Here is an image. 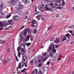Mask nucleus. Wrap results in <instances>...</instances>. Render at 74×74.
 <instances>
[{
	"label": "nucleus",
	"mask_w": 74,
	"mask_h": 74,
	"mask_svg": "<svg viewBox=\"0 0 74 74\" xmlns=\"http://www.w3.org/2000/svg\"><path fill=\"white\" fill-rule=\"evenodd\" d=\"M27 3V0H26L25 1V3L26 4V3Z\"/></svg>",
	"instance_id": "nucleus-49"
},
{
	"label": "nucleus",
	"mask_w": 74,
	"mask_h": 74,
	"mask_svg": "<svg viewBox=\"0 0 74 74\" xmlns=\"http://www.w3.org/2000/svg\"><path fill=\"white\" fill-rule=\"evenodd\" d=\"M20 14H23V12L22 11H21V12H20Z\"/></svg>",
	"instance_id": "nucleus-48"
},
{
	"label": "nucleus",
	"mask_w": 74,
	"mask_h": 74,
	"mask_svg": "<svg viewBox=\"0 0 74 74\" xmlns=\"http://www.w3.org/2000/svg\"><path fill=\"white\" fill-rule=\"evenodd\" d=\"M2 29H3V28H0V30H2Z\"/></svg>",
	"instance_id": "nucleus-63"
},
{
	"label": "nucleus",
	"mask_w": 74,
	"mask_h": 74,
	"mask_svg": "<svg viewBox=\"0 0 74 74\" xmlns=\"http://www.w3.org/2000/svg\"><path fill=\"white\" fill-rule=\"evenodd\" d=\"M43 7H44V6H41V5H39L38 6V8L39 10H41V9H42V8H43Z\"/></svg>",
	"instance_id": "nucleus-24"
},
{
	"label": "nucleus",
	"mask_w": 74,
	"mask_h": 74,
	"mask_svg": "<svg viewBox=\"0 0 74 74\" xmlns=\"http://www.w3.org/2000/svg\"><path fill=\"white\" fill-rule=\"evenodd\" d=\"M27 31H28V28H26L25 31H24L23 32L24 36L25 37H26V35L27 34Z\"/></svg>",
	"instance_id": "nucleus-15"
},
{
	"label": "nucleus",
	"mask_w": 74,
	"mask_h": 74,
	"mask_svg": "<svg viewBox=\"0 0 74 74\" xmlns=\"http://www.w3.org/2000/svg\"><path fill=\"white\" fill-rule=\"evenodd\" d=\"M54 42L55 43H59L60 42L59 39L56 38V40L54 41Z\"/></svg>",
	"instance_id": "nucleus-18"
},
{
	"label": "nucleus",
	"mask_w": 74,
	"mask_h": 74,
	"mask_svg": "<svg viewBox=\"0 0 74 74\" xmlns=\"http://www.w3.org/2000/svg\"><path fill=\"white\" fill-rule=\"evenodd\" d=\"M50 63V62L48 61L47 63V65H48Z\"/></svg>",
	"instance_id": "nucleus-41"
},
{
	"label": "nucleus",
	"mask_w": 74,
	"mask_h": 74,
	"mask_svg": "<svg viewBox=\"0 0 74 74\" xmlns=\"http://www.w3.org/2000/svg\"><path fill=\"white\" fill-rule=\"evenodd\" d=\"M52 50V49L50 47H49V48L48 49H47V51L48 52H51V51Z\"/></svg>",
	"instance_id": "nucleus-30"
},
{
	"label": "nucleus",
	"mask_w": 74,
	"mask_h": 74,
	"mask_svg": "<svg viewBox=\"0 0 74 74\" xmlns=\"http://www.w3.org/2000/svg\"><path fill=\"white\" fill-rule=\"evenodd\" d=\"M31 43H28V46H30V45H31Z\"/></svg>",
	"instance_id": "nucleus-45"
},
{
	"label": "nucleus",
	"mask_w": 74,
	"mask_h": 74,
	"mask_svg": "<svg viewBox=\"0 0 74 74\" xmlns=\"http://www.w3.org/2000/svg\"><path fill=\"white\" fill-rule=\"evenodd\" d=\"M37 32V31L36 30V29H34L32 31V33L34 34H36Z\"/></svg>",
	"instance_id": "nucleus-20"
},
{
	"label": "nucleus",
	"mask_w": 74,
	"mask_h": 74,
	"mask_svg": "<svg viewBox=\"0 0 74 74\" xmlns=\"http://www.w3.org/2000/svg\"><path fill=\"white\" fill-rule=\"evenodd\" d=\"M69 32L71 34H72V33H73V31H70L69 30Z\"/></svg>",
	"instance_id": "nucleus-42"
},
{
	"label": "nucleus",
	"mask_w": 74,
	"mask_h": 74,
	"mask_svg": "<svg viewBox=\"0 0 74 74\" xmlns=\"http://www.w3.org/2000/svg\"><path fill=\"white\" fill-rule=\"evenodd\" d=\"M15 5L16 7H15V8H19L20 10H21V9H22V8H23V5H22L19 4H16Z\"/></svg>",
	"instance_id": "nucleus-8"
},
{
	"label": "nucleus",
	"mask_w": 74,
	"mask_h": 74,
	"mask_svg": "<svg viewBox=\"0 0 74 74\" xmlns=\"http://www.w3.org/2000/svg\"><path fill=\"white\" fill-rule=\"evenodd\" d=\"M55 46H56V47H55L56 48H58L59 47V45H56Z\"/></svg>",
	"instance_id": "nucleus-38"
},
{
	"label": "nucleus",
	"mask_w": 74,
	"mask_h": 74,
	"mask_svg": "<svg viewBox=\"0 0 74 74\" xmlns=\"http://www.w3.org/2000/svg\"><path fill=\"white\" fill-rule=\"evenodd\" d=\"M17 51L18 53V56L19 58H21V52H19V50H21V52H23V54L22 55H25V50H23V49L22 47L19 48V47H18L17 49Z\"/></svg>",
	"instance_id": "nucleus-4"
},
{
	"label": "nucleus",
	"mask_w": 74,
	"mask_h": 74,
	"mask_svg": "<svg viewBox=\"0 0 74 74\" xmlns=\"http://www.w3.org/2000/svg\"><path fill=\"white\" fill-rule=\"evenodd\" d=\"M27 16H25V19H27Z\"/></svg>",
	"instance_id": "nucleus-50"
},
{
	"label": "nucleus",
	"mask_w": 74,
	"mask_h": 74,
	"mask_svg": "<svg viewBox=\"0 0 74 74\" xmlns=\"http://www.w3.org/2000/svg\"><path fill=\"white\" fill-rule=\"evenodd\" d=\"M1 14H2V15H3H3H5V13H3V12H1Z\"/></svg>",
	"instance_id": "nucleus-44"
},
{
	"label": "nucleus",
	"mask_w": 74,
	"mask_h": 74,
	"mask_svg": "<svg viewBox=\"0 0 74 74\" xmlns=\"http://www.w3.org/2000/svg\"><path fill=\"white\" fill-rule=\"evenodd\" d=\"M39 57H38L37 60H34V63H35L36 64H37V63H38L39 62H40L41 60V59H39Z\"/></svg>",
	"instance_id": "nucleus-16"
},
{
	"label": "nucleus",
	"mask_w": 74,
	"mask_h": 74,
	"mask_svg": "<svg viewBox=\"0 0 74 74\" xmlns=\"http://www.w3.org/2000/svg\"><path fill=\"white\" fill-rule=\"evenodd\" d=\"M41 59L42 62H45V61L48 59V54L47 53H45L43 55V57L39 56Z\"/></svg>",
	"instance_id": "nucleus-3"
},
{
	"label": "nucleus",
	"mask_w": 74,
	"mask_h": 74,
	"mask_svg": "<svg viewBox=\"0 0 74 74\" xmlns=\"http://www.w3.org/2000/svg\"><path fill=\"white\" fill-rule=\"evenodd\" d=\"M28 3H29V5H30V4H31L30 3V2L29 1H28Z\"/></svg>",
	"instance_id": "nucleus-58"
},
{
	"label": "nucleus",
	"mask_w": 74,
	"mask_h": 74,
	"mask_svg": "<svg viewBox=\"0 0 74 74\" xmlns=\"http://www.w3.org/2000/svg\"><path fill=\"white\" fill-rule=\"evenodd\" d=\"M30 40H31L32 41H33V40H34V38H33V36L32 35L30 36Z\"/></svg>",
	"instance_id": "nucleus-26"
},
{
	"label": "nucleus",
	"mask_w": 74,
	"mask_h": 74,
	"mask_svg": "<svg viewBox=\"0 0 74 74\" xmlns=\"http://www.w3.org/2000/svg\"><path fill=\"white\" fill-rule=\"evenodd\" d=\"M32 26H33V27H34V26H35V25L32 24Z\"/></svg>",
	"instance_id": "nucleus-53"
},
{
	"label": "nucleus",
	"mask_w": 74,
	"mask_h": 74,
	"mask_svg": "<svg viewBox=\"0 0 74 74\" xmlns=\"http://www.w3.org/2000/svg\"><path fill=\"white\" fill-rule=\"evenodd\" d=\"M42 20H44L45 19V18L44 17H42L41 18Z\"/></svg>",
	"instance_id": "nucleus-47"
},
{
	"label": "nucleus",
	"mask_w": 74,
	"mask_h": 74,
	"mask_svg": "<svg viewBox=\"0 0 74 74\" xmlns=\"http://www.w3.org/2000/svg\"><path fill=\"white\" fill-rule=\"evenodd\" d=\"M28 32L29 34H31L32 33V30L30 28L28 29Z\"/></svg>",
	"instance_id": "nucleus-22"
},
{
	"label": "nucleus",
	"mask_w": 74,
	"mask_h": 74,
	"mask_svg": "<svg viewBox=\"0 0 74 74\" xmlns=\"http://www.w3.org/2000/svg\"><path fill=\"white\" fill-rule=\"evenodd\" d=\"M25 69H26V68H24L23 70H21V72H22V73H23V72L25 71Z\"/></svg>",
	"instance_id": "nucleus-36"
},
{
	"label": "nucleus",
	"mask_w": 74,
	"mask_h": 74,
	"mask_svg": "<svg viewBox=\"0 0 74 74\" xmlns=\"http://www.w3.org/2000/svg\"><path fill=\"white\" fill-rule=\"evenodd\" d=\"M69 74H73V72H71L69 73Z\"/></svg>",
	"instance_id": "nucleus-59"
},
{
	"label": "nucleus",
	"mask_w": 74,
	"mask_h": 74,
	"mask_svg": "<svg viewBox=\"0 0 74 74\" xmlns=\"http://www.w3.org/2000/svg\"><path fill=\"white\" fill-rule=\"evenodd\" d=\"M38 73V70L37 69H35L32 71V74H37Z\"/></svg>",
	"instance_id": "nucleus-14"
},
{
	"label": "nucleus",
	"mask_w": 74,
	"mask_h": 74,
	"mask_svg": "<svg viewBox=\"0 0 74 74\" xmlns=\"http://www.w3.org/2000/svg\"><path fill=\"white\" fill-rule=\"evenodd\" d=\"M25 27L24 26H23L21 27V29H20V30H21V29H23V28Z\"/></svg>",
	"instance_id": "nucleus-37"
},
{
	"label": "nucleus",
	"mask_w": 74,
	"mask_h": 74,
	"mask_svg": "<svg viewBox=\"0 0 74 74\" xmlns=\"http://www.w3.org/2000/svg\"><path fill=\"white\" fill-rule=\"evenodd\" d=\"M16 56V59H18V57H17V56Z\"/></svg>",
	"instance_id": "nucleus-64"
},
{
	"label": "nucleus",
	"mask_w": 74,
	"mask_h": 74,
	"mask_svg": "<svg viewBox=\"0 0 74 74\" xmlns=\"http://www.w3.org/2000/svg\"><path fill=\"white\" fill-rule=\"evenodd\" d=\"M8 28H9V27H7V28H6L5 29V30H7V29H8Z\"/></svg>",
	"instance_id": "nucleus-57"
},
{
	"label": "nucleus",
	"mask_w": 74,
	"mask_h": 74,
	"mask_svg": "<svg viewBox=\"0 0 74 74\" xmlns=\"http://www.w3.org/2000/svg\"><path fill=\"white\" fill-rule=\"evenodd\" d=\"M49 47L52 49L53 50L52 51H51L50 53L51 56H53V53H55L56 51V50L55 49V45L53 44V43H51L49 46Z\"/></svg>",
	"instance_id": "nucleus-2"
},
{
	"label": "nucleus",
	"mask_w": 74,
	"mask_h": 74,
	"mask_svg": "<svg viewBox=\"0 0 74 74\" xmlns=\"http://www.w3.org/2000/svg\"><path fill=\"white\" fill-rule=\"evenodd\" d=\"M51 6H50V5H47L44 7V9L46 10H51Z\"/></svg>",
	"instance_id": "nucleus-12"
},
{
	"label": "nucleus",
	"mask_w": 74,
	"mask_h": 74,
	"mask_svg": "<svg viewBox=\"0 0 74 74\" xmlns=\"http://www.w3.org/2000/svg\"><path fill=\"white\" fill-rule=\"evenodd\" d=\"M58 60H60L61 59L60 58H58Z\"/></svg>",
	"instance_id": "nucleus-52"
},
{
	"label": "nucleus",
	"mask_w": 74,
	"mask_h": 74,
	"mask_svg": "<svg viewBox=\"0 0 74 74\" xmlns=\"http://www.w3.org/2000/svg\"><path fill=\"white\" fill-rule=\"evenodd\" d=\"M28 41V35H27V36L26 41Z\"/></svg>",
	"instance_id": "nucleus-43"
},
{
	"label": "nucleus",
	"mask_w": 74,
	"mask_h": 74,
	"mask_svg": "<svg viewBox=\"0 0 74 74\" xmlns=\"http://www.w3.org/2000/svg\"><path fill=\"white\" fill-rule=\"evenodd\" d=\"M28 18H29L28 20H30V19L31 18L30 17H29Z\"/></svg>",
	"instance_id": "nucleus-62"
},
{
	"label": "nucleus",
	"mask_w": 74,
	"mask_h": 74,
	"mask_svg": "<svg viewBox=\"0 0 74 74\" xmlns=\"http://www.w3.org/2000/svg\"><path fill=\"white\" fill-rule=\"evenodd\" d=\"M23 58L22 59V63L20 62L19 63V66L17 68V69H21L22 68V67H21V64H22V63H23L24 64L26 67H27V61L25 62V58H23V57H24V56H23Z\"/></svg>",
	"instance_id": "nucleus-1"
},
{
	"label": "nucleus",
	"mask_w": 74,
	"mask_h": 74,
	"mask_svg": "<svg viewBox=\"0 0 74 74\" xmlns=\"http://www.w3.org/2000/svg\"><path fill=\"white\" fill-rule=\"evenodd\" d=\"M59 14H57L56 15V17H59Z\"/></svg>",
	"instance_id": "nucleus-54"
},
{
	"label": "nucleus",
	"mask_w": 74,
	"mask_h": 74,
	"mask_svg": "<svg viewBox=\"0 0 74 74\" xmlns=\"http://www.w3.org/2000/svg\"><path fill=\"white\" fill-rule=\"evenodd\" d=\"M53 25H52L51 27H48L47 29V31H49L50 30V29H51V28L52 27H53Z\"/></svg>",
	"instance_id": "nucleus-31"
},
{
	"label": "nucleus",
	"mask_w": 74,
	"mask_h": 74,
	"mask_svg": "<svg viewBox=\"0 0 74 74\" xmlns=\"http://www.w3.org/2000/svg\"><path fill=\"white\" fill-rule=\"evenodd\" d=\"M18 8L17 9H16V12H19V11H21V9H20L19 8Z\"/></svg>",
	"instance_id": "nucleus-23"
},
{
	"label": "nucleus",
	"mask_w": 74,
	"mask_h": 74,
	"mask_svg": "<svg viewBox=\"0 0 74 74\" xmlns=\"http://www.w3.org/2000/svg\"><path fill=\"white\" fill-rule=\"evenodd\" d=\"M70 36H71V35H70L69 34H66L65 35V36L63 37L62 42H63L64 40H67L66 37H67V38H68V39H70Z\"/></svg>",
	"instance_id": "nucleus-7"
},
{
	"label": "nucleus",
	"mask_w": 74,
	"mask_h": 74,
	"mask_svg": "<svg viewBox=\"0 0 74 74\" xmlns=\"http://www.w3.org/2000/svg\"><path fill=\"white\" fill-rule=\"evenodd\" d=\"M15 20H16V21H17V20H18V19H19V17L18 16H15Z\"/></svg>",
	"instance_id": "nucleus-29"
},
{
	"label": "nucleus",
	"mask_w": 74,
	"mask_h": 74,
	"mask_svg": "<svg viewBox=\"0 0 74 74\" xmlns=\"http://www.w3.org/2000/svg\"><path fill=\"white\" fill-rule=\"evenodd\" d=\"M7 23L6 22H0V28L1 27H4V25H6V23Z\"/></svg>",
	"instance_id": "nucleus-11"
},
{
	"label": "nucleus",
	"mask_w": 74,
	"mask_h": 74,
	"mask_svg": "<svg viewBox=\"0 0 74 74\" xmlns=\"http://www.w3.org/2000/svg\"><path fill=\"white\" fill-rule=\"evenodd\" d=\"M48 72L47 70L44 71V68L42 67L40 70L38 72V74H47Z\"/></svg>",
	"instance_id": "nucleus-5"
},
{
	"label": "nucleus",
	"mask_w": 74,
	"mask_h": 74,
	"mask_svg": "<svg viewBox=\"0 0 74 74\" xmlns=\"http://www.w3.org/2000/svg\"><path fill=\"white\" fill-rule=\"evenodd\" d=\"M51 5L53 7H56V3L54 1H53L51 2Z\"/></svg>",
	"instance_id": "nucleus-13"
},
{
	"label": "nucleus",
	"mask_w": 74,
	"mask_h": 74,
	"mask_svg": "<svg viewBox=\"0 0 74 74\" xmlns=\"http://www.w3.org/2000/svg\"><path fill=\"white\" fill-rule=\"evenodd\" d=\"M5 63H8V60H6L4 62V64Z\"/></svg>",
	"instance_id": "nucleus-40"
},
{
	"label": "nucleus",
	"mask_w": 74,
	"mask_h": 74,
	"mask_svg": "<svg viewBox=\"0 0 74 74\" xmlns=\"http://www.w3.org/2000/svg\"><path fill=\"white\" fill-rule=\"evenodd\" d=\"M36 21L35 20H32V23L33 24H35L36 23Z\"/></svg>",
	"instance_id": "nucleus-32"
},
{
	"label": "nucleus",
	"mask_w": 74,
	"mask_h": 74,
	"mask_svg": "<svg viewBox=\"0 0 74 74\" xmlns=\"http://www.w3.org/2000/svg\"><path fill=\"white\" fill-rule=\"evenodd\" d=\"M8 52H9L10 53L11 52V50H10V48L8 49Z\"/></svg>",
	"instance_id": "nucleus-39"
},
{
	"label": "nucleus",
	"mask_w": 74,
	"mask_h": 74,
	"mask_svg": "<svg viewBox=\"0 0 74 74\" xmlns=\"http://www.w3.org/2000/svg\"><path fill=\"white\" fill-rule=\"evenodd\" d=\"M39 12L38 11L37 12V13H36V14H39Z\"/></svg>",
	"instance_id": "nucleus-55"
},
{
	"label": "nucleus",
	"mask_w": 74,
	"mask_h": 74,
	"mask_svg": "<svg viewBox=\"0 0 74 74\" xmlns=\"http://www.w3.org/2000/svg\"><path fill=\"white\" fill-rule=\"evenodd\" d=\"M64 4H65V3H64V0H59L57 1V5L58 6L60 5L61 6H63L64 5Z\"/></svg>",
	"instance_id": "nucleus-6"
},
{
	"label": "nucleus",
	"mask_w": 74,
	"mask_h": 74,
	"mask_svg": "<svg viewBox=\"0 0 74 74\" xmlns=\"http://www.w3.org/2000/svg\"><path fill=\"white\" fill-rule=\"evenodd\" d=\"M73 27V26L72 25V26H70V28H71V29Z\"/></svg>",
	"instance_id": "nucleus-51"
},
{
	"label": "nucleus",
	"mask_w": 74,
	"mask_h": 74,
	"mask_svg": "<svg viewBox=\"0 0 74 74\" xmlns=\"http://www.w3.org/2000/svg\"><path fill=\"white\" fill-rule=\"evenodd\" d=\"M74 43V41H72L70 43L71 44H73Z\"/></svg>",
	"instance_id": "nucleus-46"
},
{
	"label": "nucleus",
	"mask_w": 74,
	"mask_h": 74,
	"mask_svg": "<svg viewBox=\"0 0 74 74\" xmlns=\"http://www.w3.org/2000/svg\"><path fill=\"white\" fill-rule=\"evenodd\" d=\"M48 1H45V0H43L42 1V3L43 5H46L47 6L48 5V4L49 3Z\"/></svg>",
	"instance_id": "nucleus-10"
},
{
	"label": "nucleus",
	"mask_w": 74,
	"mask_h": 74,
	"mask_svg": "<svg viewBox=\"0 0 74 74\" xmlns=\"http://www.w3.org/2000/svg\"><path fill=\"white\" fill-rule=\"evenodd\" d=\"M72 34V35L73 36H74V34L73 33H72V34Z\"/></svg>",
	"instance_id": "nucleus-56"
},
{
	"label": "nucleus",
	"mask_w": 74,
	"mask_h": 74,
	"mask_svg": "<svg viewBox=\"0 0 74 74\" xmlns=\"http://www.w3.org/2000/svg\"><path fill=\"white\" fill-rule=\"evenodd\" d=\"M33 62H34V60H32L30 61V63L31 64H32V63H33Z\"/></svg>",
	"instance_id": "nucleus-33"
},
{
	"label": "nucleus",
	"mask_w": 74,
	"mask_h": 74,
	"mask_svg": "<svg viewBox=\"0 0 74 74\" xmlns=\"http://www.w3.org/2000/svg\"><path fill=\"white\" fill-rule=\"evenodd\" d=\"M3 5L2 4L0 5V12L1 11V10L3 9Z\"/></svg>",
	"instance_id": "nucleus-27"
},
{
	"label": "nucleus",
	"mask_w": 74,
	"mask_h": 74,
	"mask_svg": "<svg viewBox=\"0 0 74 74\" xmlns=\"http://www.w3.org/2000/svg\"><path fill=\"white\" fill-rule=\"evenodd\" d=\"M41 66H42V62H39L38 64V67H41Z\"/></svg>",
	"instance_id": "nucleus-21"
},
{
	"label": "nucleus",
	"mask_w": 74,
	"mask_h": 74,
	"mask_svg": "<svg viewBox=\"0 0 74 74\" xmlns=\"http://www.w3.org/2000/svg\"><path fill=\"white\" fill-rule=\"evenodd\" d=\"M11 16V15L10 14L9 15H8L7 16V17H6V18H10V16Z\"/></svg>",
	"instance_id": "nucleus-35"
},
{
	"label": "nucleus",
	"mask_w": 74,
	"mask_h": 74,
	"mask_svg": "<svg viewBox=\"0 0 74 74\" xmlns=\"http://www.w3.org/2000/svg\"><path fill=\"white\" fill-rule=\"evenodd\" d=\"M21 66H22V67H23V66H24V65L23 64V65H22Z\"/></svg>",
	"instance_id": "nucleus-61"
},
{
	"label": "nucleus",
	"mask_w": 74,
	"mask_h": 74,
	"mask_svg": "<svg viewBox=\"0 0 74 74\" xmlns=\"http://www.w3.org/2000/svg\"><path fill=\"white\" fill-rule=\"evenodd\" d=\"M21 47L19 46V48H22L23 49V50H24V49H25V43H22Z\"/></svg>",
	"instance_id": "nucleus-17"
},
{
	"label": "nucleus",
	"mask_w": 74,
	"mask_h": 74,
	"mask_svg": "<svg viewBox=\"0 0 74 74\" xmlns=\"http://www.w3.org/2000/svg\"><path fill=\"white\" fill-rule=\"evenodd\" d=\"M57 56H58V55L57 54H55L54 55L53 58H56L57 57Z\"/></svg>",
	"instance_id": "nucleus-34"
},
{
	"label": "nucleus",
	"mask_w": 74,
	"mask_h": 74,
	"mask_svg": "<svg viewBox=\"0 0 74 74\" xmlns=\"http://www.w3.org/2000/svg\"><path fill=\"white\" fill-rule=\"evenodd\" d=\"M8 23L9 25H13V23L12 22V20H8Z\"/></svg>",
	"instance_id": "nucleus-19"
},
{
	"label": "nucleus",
	"mask_w": 74,
	"mask_h": 74,
	"mask_svg": "<svg viewBox=\"0 0 74 74\" xmlns=\"http://www.w3.org/2000/svg\"><path fill=\"white\" fill-rule=\"evenodd\" d=\"M50 41H53V40L52 39H50Z\"/></svg>",
	"instance_id": "nucleus-60"
},
{
	"label": "nucleus",
	"mask_w": 74,
	"mask_h": 74,
	"mask_svg": "<svg viewBox=\"0 0 74 74\" xmlns=\"http://www.w3.org/2000/svg\"><path fill=\"white\" fill-rule=\"evenodd\" d=\"M41 15V14H40V15L38 16H36V17L37 19L38 20H40V16Z\"/></svg>",
	"instance_id": "nucleus-25"
},
{
	"label": "nucleus",
	"mask_w": 74,
	"mask_h": 74,
	"mask_svg": "<svg viewBox=\"0 0 74 74\" xmlns=\"http://www.w3.org/2000/svg\"><path fill=\"white\" fill-rule=\"evenodd\" d=\"M18 0H11L12 3L10 4V5H11L12 6H13V5H15V3H16V2L18 1Z\"/></svg>",
	"instance_id": "nucleus-9"
},
{
	"label": "nucleus",
	"mask_w": 74,
	"mask_h": 74,
	"mask_svg": "<svg viewBox=\"0 0 74 74\" xmlns=\"http://www.w3.org/2000/svg\"><path fill=\"white\" fill-rule=\"evenodd\" d=\"M5 41V40H0V44H3V43H4V42Z\"/></svg>",
	"instance_id": "nucleus-28"
}]
</instances>
